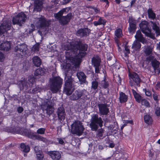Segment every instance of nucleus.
Listing matches in <instances>:
<instances>
[{
    "mask_svg": "<svg viewBox=\"0 0 160 160\" xmlns=\"http://www.w3.org/2000/svg\"><path fill=\"white\" fill-rule=\"evenodd\" d=\"M90 32V30L88 28L81 29L77 31V34L78 36L83 37L84 36L87 35Z\"/></svg>",
    "mask_w": 160,
    "mask_h": 160,
    "instance_id": "17",
    "label": "nucleus"
},
{
    "mask_svg": "<svg viewBox=\"0 0 160 160\" xmlns=\"http://www.w3.org/2000/svg\"><path fill=\"white\" fill-rule=\"evenodd\" d=\"M39 49V45L38 44H36L33 47L32 50L34 52H37L38 51Z\"/></svg>",
    "mask_w": 160,
    "mask_h": 160,
    "instance_id": "45",
    "label": "nucleus"
},
{
    "mask_svg": "<svg viewBox=\"0 0 160 160\" xmlns=\"http://www.w3.org/2000/svg\"><path fill=\"white\" fill-rule=\"evenodd\" d=\"M141 44L138 41H135L132 44V48L136 51L139 49L141 48Z\"/></svg>",
    "mask_w": 160,
    "mask_h": 160,
    "instance_id": "30",
    "label": "nucleus"
},
{
    "mask_svg": "<svg viewBox=\"0 0 160 160\" xmlns=\"http://www.w3.org/2000/svg\"><path fill=\"white\" fill-rule=\"evenodd\" d=\"M102 0L105 2H106L107 3V4H108V0Z\"/></svg>",
    "mask_w": 160,
    "mask_h": 160,
    "instance_id": "63",
    "label": "nucleus"
},
{
    "mask_svg": "<svg viewBox=\"0 0 160 160\" xmlns=\"http://www.w3.org/2000/svg\"><path fill=\"white\" fill-rule=\"evenodd\" d=\"M38 22L37 23V26L38 28H44L48 26L49 24L48 21H46L43 17L38 19Z\"/></svg>",
    "mask_w": 160,
    "mask_h": 160,
    "instance_id": "13",
    "label": "nucleus"
},
{
    "mask_svg": "<svg viewBox=\"0 0 160 160\" xmlns=\"http://www.w3.org/2000/svg\"><path fill=\"white\" fill-rule=\"evenodd\" d=\"M65 79H66L65 84L64 91L68 95H70L74 90L73 84V80L71 76H67V74L66 73Z\"/></svg>",
    "mask_w": 160,
    "mask_h": 160,
    "instance_id": "5",
    "label": "nucleus"
},
{
    "mask_svg": "<svg viewBox=\"0 0 160 160\" xmlns=\"http://www.w3.org/2000/svg\"><path fill=\"white\" fill-rule=\"evenodd\" d=\"M125 50L126 51L127 53H130L129 49L128 48V47L126 46H125Z\"/></svg>",
    "mask_w": 160,
    "mask_h": 160,
    "instance_id": "54",
    "label": "nucleus"
},
{
    "mask_svg": "<svg viewBox=\"0 0 160 160\" xmlns=\"http://www.w3.org/2000/svg\"><path fill=\"white\" fill-rule=\"evenodd\" d=\"M152 63V66L153 68L155 71L158 68L160 64V63L156 60H153Z\"/></svg>",
    "mask_w": 160,
    "mask_h": 160,
    "instance_id": "34",
    "label": "nucleus"
},
{
    "mask_svg": "<svg viewBox=\"0 0 160 160\" xmlns=\"http://www.w3.org/2000/svg\"><path fill=\"white\" fill-rule=\"evenodd\" d=\"M5 57L3 54L1 52H0V62H2L4 60Z\"/></svg>",
    "mask_w": 160,
    "mask_h": 160,
    "instance_id": "48",
    "label": "nucleus"
},
{
    "mask_svg": "<svg viewBox=\"0 0 160 160\" xmlns=\"http://www.w3.org/2000/svg\"><path fill=\"white\" fill-rule=\"evenodd\" d=\"M101 84L102 86L105 88L108 87V82H106L105 79L102 81Z\"/></svg>",
    "mask_w": 160,
    "mask_h": 160,
    "instance_id": "44",
    "label": "nucleus"
},
{
    "mask_svg": "<svg viewBox=\"0 0 160 160\" xmlns=\"http://www.w3.org/2000/svg\"><path fill=\"white\" fill-rule=\"evenodd\" d=\"M129 76L136 83L137 85H138L140 82V79L137 73L134 72L129 73Z\"/></svg>",
    "mask_w": 160,
    "mask_h": 160,
    "instance_id": "21",
    "label": "nucleus"
},
{
    "mask_svg": "<svg viewBox=\"0 0 160 160\" xmlns=\"http://www.w3.org/2000/svg\"><path fill=\"white\" fill-rule=\"evenodd\" d=\"M115 1L118 4H119L120 2V0H115Z\"/></svg>",
    "mask_w": 160,
    "mask_h": 160,
    "instance_id": "62",
    "label": "nucleus"
},
{
    "mask_svg": "<svg viewBox=\"0 0 160 160\" xmlns=\"http://www.w3.org/2000/svg\"><path fill=\"white\" fill-rule=\"evenodd\" d=\"M148 23L146 21H143L139 24V27L142 32L148 37L152 38L153 35L151 32V30L148 26Z\"/></svg>",
    "mask_w": 160,
    "mask_h": 160,
    "instance_id": "7",
    "label": "nucleus"
},
{
    "mask_svg": "<svg viewBox=\"0 0 160 160\" xmlns=\"http://www.w3.org/2000/svg\"><path fill=\"white\" fill-rule=\"evenodd\" d=\"M157 143L159 144H160V139L158 140L157 141Z\"/></svg>",
    "mask_w": 160,
    "mask_h": 160,
    "instance_id": "64",
    "label": "nucleus"
},
{
    "mask_svg": "<svg viewBox=\"0 0 160 160\" xmlns=\"http://www.w3.org/2000/svg\"><path fill=\"white\" fill-rule=\"evenodd\" d=\"M29 81L31 83H32L33 82L35 81V78L33 77L32 78H31V77H29Z\"/></svg>",
    "mask_w": 160,
    "mask_h": 160,
    "instance_id": "51",
    "label": "nucleus"
},
{
    "mask_svg": "<svg viewBox=\"0 0 160 160\" xmlns=\"http://www.w3.org/2000/svg\"><path fill=\"white\" fill-rule=\"evenodd\" d=\"M26 19V15L23 12H21L13 18L12 23L13 24H18L21 26L25 22Z\"/></svg>",
    "mask_w": 160,
    "mask_h": 160,
    "instance_id": "8",
    "label": "nucleus"
},
{
    "mask_svg": "<svg viewBox=\"0 0 160 160\" xmlns=\"http://www.w3.org/2000/svg\"><path fill=\"white\" fill-rule=\"evenodd\" d=\"M50 101L49 100H47L45 103L42 105V108L43 109L47 111V113L48 114H50L52 113L53 111V108L52 106L49 105Z\"/></svg>",
    "mask_w": 160,
    "mask_h": 160,
    "instance_id": "12",
    "label": "nucleus"
},
{
    "mask_svg": "<svg viewBox=\"0 0 160 160\" xmlns=\"http://www.w3.org/2000/svg\"><path fill=\"white\" fill-rule=\"evenodd\" d=\"M48 154L53 160H59L61 158V154L59 152L50 151L48 152Z\"/></svg>",
    "mask_w": 160,
    "mask_h": 160,
    "instance_id": "15",
    "label": "nucleus"
},
{
    "mask_svg": "<svg viewBox=\"0 0 160 160\" xmlns=\"http://www.w3.org/2000/svg\"><path fill=\"white\" fill-rule=\"evenodd\" d=\"M23 110V108H22L21 107H19L18 108V112L19 113L21 112Z\"/></svg>",
    "mask_w": 160,
    "mask_h": 160,
    "instance_id": "53",
    "label": "nucleus"
},
{
    "mask_svg": "<svg viewBox=\"0 0 160 160\" xmlns=\"http://www.w3.org/2000/svg\"><path fill=\"white\" fill-rule=\"evenodd\" d=\"M115 35L117 38L121 37L123 35L122 29L120 28L117 29L115 31Z\"/></svg>",
    "mask_w": 160,
    "mask_h": 160,
    "instance_id": "33",
    "label": "nucleus"
},
{
    "mask_svg": "<svg viewBox=\"0 0 160 160\" xmlns=\"http://www.w3.org/2000/svg\"><path fill=\"white\" fill-rule=\"evenodd\" d=\"M88 45L80 42L75 41L67 42L64 45V48L67 51L66 52V62L61 65L65 71L74 67L78 68L81 62V58L86 55Z\"/></svg>",
    "mask_w": 160,
    "mask_h": 160,
    "instance_id": "1",
    "label": "nucleus"
},
{
    "mask_svg": "<svg viewBox=\"0 0 160 160\" xmlns=\"http://www.w3.org/2000/svg\"><path fill=\"white\" fill-rule=\"evenodd\" d=\"M135 37L137 40L143 43L146 42L145 40L143 37L140 31H138L137 32Z\"/></svg>",
    "mask_w": 160,
    "mask_h": 160,
    "instance_id": "22",
    "label": "nucleus"
},
{
    "mask_svg": "<svg viewBox=\"0 0 160 160\" xmlns=\"http://www.w3.org/2000/svg\"><path fill=\"white\" fill-rule=\"evenodd\" d=\"M155 113L157 116L160 115V108H156Z\"/></svg>",
    "mask_w": 160,
    "mask_h": 160,
    "instance_id": "49",
    "label": "nucleus"
},
{
    "mask_svg": "<svg viewBox=\"0 0 160 160\" xmlns=\"http://www.w3.org/2000/svg\"><path fill=\"white\" fill-rule=\"evenodd\" d=\"M82 95V92L81 91H75L73 94L70 96V99L73 100L78 99Z\"/></svg>",
    "mask_w": 160,
    "mask_h": 160,
    "instance_id": "19",
    "label": "nucleus"
},
{
    "mask_svg": "<svg viewBox=\"0 0 160 160\" xmlns=\"http://www.w3.org/2000/svg\"><path fill=\"white\" fill-rule=\"evenodd\" d=\"M36 156L38 160H44L42 152L37 154Z\"/></svg>",
    "mask_w": 160,
    "mask_h": 160,
    "instance_id": "41",
    "label": "nucleus"
},
{
    "mask_svg": "<svg viewBox=\"0 0 160 160\" xmlns=\"http://www.w3.org/2000/svg\"><path fill=\"white\" fill-rule=\"evenodd\" d=\"M106 21L102 19V18L100 17L98 21H94L93 22L94 25L95 26L101 25H105L106 23Z\"/></svg>",
    "mask_w": 160,
    "mask_h": 160,
    "instance_id": "27",
    "label": "nucleus"
},
{
    "mask_svg": "<svg viewBox=\"0 0 160 160\" xmlns=\"http://www.w3.org/2000/svg\"><path fill=\"white\" fill-rule=\"evenodd\" d=\"M84 128L82 123L79 121H75L71 125V132L73 134L81 136L83 133Z\"/></svg>",
    "mask_w": 160,
    "mask_h": 160,
    "instance_id": "4",
    "label": "nucleus"
},
{
    "mask_svg": "<svg viewBox=\"0 0 160 160\" xmlns=\"http://www.w3.org/2000/svg\"><path fill=\"white\" fill-rule=\"evenodd\" d=\"M136 21L133 19L132 17H130L129 20V28L128 31L130 33H134L136 29Z\"/></svg>",
    "mask_w": 160,
    "mask_h": 160,
    "instance_id": "14",
    "label": "nucleus"
},
{
    "mask_svg": "<svg viewBox=\"0 0 160 160\" xmlns=\"http://www.w3.org/2000/svg\"><path fill=\"white\" fill-rule=\"evenodd\" d=\"M141 102L142 105L145 106L147 107H150V104L148 102L147 100L145 99H143L141 101Z\"/></svg>",
    "mask_w": 160,
    "mask_h": 160,
    "instance_id": "38",
    "label": "nucleus"
},
{
    "mask_svg": "<svg viewBox=\"0 0 160 160\" xmlns=\"http://www.w3.org/2000/svg\"><path fill=\"white\" fill-rule=\"evenodd\" d=\"M128 97L125 93L120 92L119 93V101L121 103L126 102L128 100Z\"/></svg>",
    "mask_w": 160,
    "mask_h": 160,
    "instance_id": "24",
    "label": "nucleus"
},
{
    "mask_svg": "<svg viewBox=\"0 0 160 160\" xmlns=\"http://www.w3.org/2000/svg\"><path fill=\"white\" fill-rule=\"evenodd\" d=\"M156 89H158L159 88H160V83L158 82L156 86Z\"/></svg>",
    "mask_w": 160,
    "mask_h": 160,
    "instance_id": "56",
    "label": "nucleus"
},
{
    "mask_svg": "<svg viewBox=\"0 0 160 160\" xmlns=\"http://www.w3.org/2000/svg\"><path fill=\"white\" fill-rule=\"evenodd\" d=\"M89 11H94L95 14H99L100 13V10L99 9L92 7H90Z\"/></svg>",
    "mask_w": 160,
    "mask_h": 160,
    "instance_id": "37",
    "label": "nucleus"
},
{
    "mask_svg": "<svg viewBox=\"0 0 160 160\" xmlns=\"http://www.w3.org/2000/svg\"><path fill=\"white\" fill-rule=\"evenodd\" d=\"M10 43L9 42H2L0 44V50L8 51L10 49Z\"/></svg>",
    "mask_w": 160,
    "mask_h": 160,
    "instance_id": "20",
    "label": "nucleus"
},
{
    "mask_svg": "<svg viewBox=\"0 0 160 160\" xmlns=\"http://www.w3.org/2000/svg\"><path fill=\"white\" fill-rule=\"evenodd\" d=\"M132 91L136 101L138 102H140L142 99L141 96L134 89H132Z\"/></svg>",
    "mask_w": 160,
    "mask_h": 160,
    "instance_id": "26",
    "label": "nucleus"
},
{
    "mask_svg": "<svg viewBox=\"0 0 160 160\" xmlns=\"http://www.w3.org/2000/svg\"><path fill=\"white\" fill-rule=\"evenodd\" d=\"M27 46L24 43L18 45L15 48L14 51L15 52L19 51L22 55L26 54L28 52Z\"/></svg>",
    "mask_w": 160,
    "mask_h": 160,
    "instance_id": "10",
    "label": "nucleus"
},
{
    "mask_svg": "<svg viewBox=\"0 0 160 160\" xmlns=\"http://www.w3.org/2000/svg\"><path fill=\"white\" fill-rule=\"evenodd\" d=\"M45 129L44 128H40L37 130V133L38 134H43L45 133Z\"/></svg>",
    "mask_w": 160,
    "mask_h": 160,
    "instance_id": "40",
    "label": "nucleus"
},
{
    "mask_svg": "<svg viewBox=\"0 0 160 160\" xmlns=\"http://www.w3.org/2000/svg\"><path fill=\"white\" fill-rule=\"evenodd\" d=\"M153 99L155 100H157L158 98V96L157 94H154L153 95Z\"/></svg>",
    "mask_w": 160,
    "mask_h": 160,
    "instance_id": "57",
    "label": "nucleus"
},
{
    "mask_svg": "<svg viewBox=\"0 0 160 160\" xmlns=\"http://www.w3.org/2000/svg\"><path fill=\"white\" fill-rule=\"evenodd\" d=\"M99 112L101 115H106L109 112V109L107 106L103 104L99 105Z\"/></svg>",
    "mask_w": 160,
    "mask_h": 160,
    "instance_id": "16",
    "label": "nucleus"
},
{
    "mask_svg": "<svg viewBox=\"0 0 160 160\" xmlns=\"http://www.w3.org/2000/svg\"><path fill=\"white\" fill-rule=\"evenodd\" d=\"M89 12H90V13L91 15H93V14H95V12H94V11H89Z\"/></svg>",
    "mask_w": 160,
    "mask_h": 160,
    "instance_id": "61",
    "label": "nucleus"
},
{
    "mask_svg": "<svg viewBox=\"0 0 160 160\" xmlns=\"http://www.w3.org/2000/svg\"><path fill=\"white\" fill-rule=\"evenodd\" d=\"M58 118L61 120L64 119L65 118V112L61 113V114L58 115Z\"/></svg>",
    "mask_w": 160,
    "mask_h": 160,
    "instance_id": "46",
    "label": "nucleus"
},
{
    "mask_svg": "<svg viewBox=\"0 0 160 160\" xmlns=\"http://www.w3.org/2000/svg\"><path fill=\"white\" fill-rule=\"evenodd\" d=\"M117 44L118 48V50L119 51H120L122 50V49L120 48V47L119 46V44L118 43V41L117 42Z\"/></svg>",
    "mask_w": 160,
    "mask_h": 160,
    "instance_id": "58",
    "label": "nucleus"
},
{
    "mask_svg": "<svg viewBox=\"0 0 160 160\" xmlns=\"http://www.w3.org/2000/svg\"><path fill=\"white\" fill-rule=\"evenodd\" d=\"M34 151L36 153V155L38 153L42 152L41 147L38 146H37L35 147Z\"/></svg>",
    "mask_w": 160,
    "mask_h": 160,
    "instance_id": "39",
    "label": "nucleus"
},
{
    "mask_svg": "<svg viewBox=\"0 0 160 160\" xmlns=\"http://www.w3.org/2000/svg\"><path fill=\"white\" fill-rule=\"evenodd\" d=\"M92 62L95 68V72L99 73L101 69V60L99 58H93L92 59Z\"/></svg>",
    "mask_w": 160,
    "mask_h": 160,
    "instance_id": "11",
    "label": "nucleus"
},
{
    "mask_svg": "<svg viewBox=\"0 0 160 160\" xmlns=\"http://www.w3.org/2000/svg\"><path fill=\"white\" fill-rule=\"evenodd\" d=\"M70 9V8L67 7L63 8L57 13L55 14L54 16L55 18L59 20V22L62 24L65 25L67 24L69 21L72 17V14L71 13H68L67 16H62L63 14H66L68 13Z\"/></svg>",
    "mask_w": 160,
    "mask_h": 160,
    "instance_id": "2",
    "label": "nucleus"
},
{
    "mask_svg": "<svg viewBox=\"0 0 160 160\" xmlns=\"http://www.w3.org/2000/svg\"><path fill=\"white\" fill-rule=\"evenodd\" d=\"M64 112H65V111L63 108L62 107H60L58 109V115L59 114H61V113Z\"/></svg>",
    "mask_w": 160,
    "mask_h": 160,
    "instance_id": "47",
    "label": "nucleus"
},
{
    "mask_svg": "<svg viewBox=\"0 0 160 160\" xmlns=\"http://www.w3.org/2000/svg\"><path fill=\"white\" fill-rule=\"evenodd\" d=\"M136 0H132L131 2V6H132L135 3Z\"/></svg>",
    "mask_w": 160,
    "mask_h": 160,
    "instance_id": "59",
    "label": "nucleus"
},
{
    "mask_svg": "<svg viewBox=\"0 0 160 160\" xmlns=\"http://www.w3.org/2000/svg\"><path fill=\"white\" fill-rule=\"evenodd\" d=\"M103 121L101 118H98V115L93 114L92 116L91 123L89 126L92 130L96 131L98 128V125L101 127L102 126Z\"/></svg>",
    "mask_w": 160,
    "mask_h": 160,
    "instance_id": "6",
    "label": "nucleus"
},
{
    "mask_svg": "<svg viewBox=\"0 0 160 160\" xmlns=\"http://www.w3.org/2000/svg\"><path fill=\"white\" fill-rule=\"evenodd\" d=\"M21 151L24 152H28L30 149L29 146L25 145L24 143H22L21 145Z\"/></svg>",
    "mask_w": 160,
    "mask_h": 160,
    "instance_id": "32",
    "label": "nucleus"
},
{
    "mask_svg": "<svg viewBox=\"0 0 160 160\" xmlns=\"http://www.w3.org/2000/svg\"><path fill=\"white\" fill-rule=\"evenodd\" d=\"M42 0H35L34 4V10L37 11L41 10L42 7Z\"/></svg>",
    "mask_w": 160,
    "mask_h": 160,
    "instance_id": "18",
    "label": "nucleus"
},
{
    "mask_svg": "<svg viewBox=\"0 0 160 160\" xmlns=\"http://www.w3.org/2000/svg\"><path fill=\"white\" fill-rule=\"evenodd\" d=\"M33 62L35 65L37 67L40 66L41 63L40 59L37 56H35L32 58Z\"/></svg>",
    "mask_w": 160,
    "mask_h": 160,
    "instance_id": "25",
    "label": "nucleus"
},
{
    "mask_svg": "<svg viewBox=\"0 0 160 160\" xmlns=\"http://www.w3.org/2000/svg\"><path fill=\"white\" fill-rule=\"evenodd\" d=\"M145 93L147 96H150L151 95V92L148 90H146Z\"/></svg>",
    "mask_w": 160,
    "mask_h": 160,
    "instance_id": "50",
    "label": "nucleus"
},
{
    "mask_svg": "<svg viewBox=\"0 0 160 160\" xmlns=\"http://www.w3.org/2000/svg\"><path fill=\"white\" fill-rule=\"evenodd\" d=\"M98 86V82L96 81H94L92 82V88L94 90L96 89Z\"/></svg>",
    "mask_w": 160,
    "mask_h": 160,
    "instance_id": "43",
    "label": "nucleus"
},
{
    "mask_svg": "<svg viewBox=\"0 0 160 160\" xmlns=\"http://www.w3.org/2000/svg\"><path fill=\"white\" fill-rule=\"evenodd\" d=\"M144 120L145 123L148 124H151L152 122V119L151 116L148 115H146L144 116Z\"/></svg>",
    "mask_w": 160,
    "mask_h": 160,
    "instance_id": "28",
    "label": "nucleus"
},
{
    "mask_svg": "<svg viewBox=\"0 0 160 160\" xmlns=\"http://www.w3.org/2000/svg\"><path fill=\"white\" fill-rule=\"evenodd\" d=\"M148 14L149 18L152 19H154L156 17V15L152 10L151 9H149L148 10Z\"/></svg>",
    "mask_w": 160,
    "mask_h": 160,
    "instance_id": "35",
    "label": "nucleus"
},
{
    "mask_svg": "<svg viewBox=\"0 0 160 160\" xmlns=\"http://www.w3.org/2000/svg\"><path fill=\"white\" fill-rule=\"evenodd\" d=\"M151 23L153 25L152 29L154 30L157 36L160 35V31L159 28L157 25L156 23H154L152 22H151Z\"/></svg>",
    "mask_w": 160,
    "mask_h": 160,
    "instance_id": "31",
    "label": "nucleus"
},
{
    "mask_svg": "<svg viewBox=\"0 0 160 160\" xmlns=\"http://www.w3.org/2000/svg\"><path fill=\"white\" fill-rule=\"evenodd\" d=\"M50 81V90L53 93H56L61 88L62 79L59 77H57L51 79Z\"/></svg>",
    "mask_w": 160,
    "mask_h": 160,
    "instance_id": "3",
    "label": "nucleus"
},
{
    "mask_svg": "<svg viewBox=\"0 0 160 160\" xmlns=\"http://www.w3.org/2000/svg\"><path fill=\"white\" fill-rule=\"evenodd\" d=\"M36 138L38 140L43 142L46 143L48 142L47 140L45 138L40 135H37L36 136Z\"/></svg>",
    "mask_w": 160,
    "mask_h": 160,
    "instance_id": "36",
    "label": "nucleus"
},
{
    "mask_svg": "<svg viewBox=\"0 0 160 160\" xmlns=\"http://www.w3.org/2000/svg\"><path fill=\"white\" fill-rule=\"evenodd\" d=\"M11 23L8 20L3 22L0 26V34H4L10 29Z\"/></svg>",
    "mask_w": 160,
    "mask_h": 160,
    "instance_id": "9",
    "label": "nucleus"
},
{
    "mask_svg": "<svg viewBox=\"0 0 160 160\" xmlns=\"http://www.w3.org/2000/svg\"><path fill=\"white\" fill-rule=\"evenodd\" d=\"M114 146L113 143H111L109 144V147L111 148H113Z\"/></svg>",
    "mask_w": 160,
    "mask_h": 160,
    "instance_id": "60",
    "label": "nucleus"
},
{
    "mask_svg": "<svg viewBox=\"0 0 160 160\" xmlns=\"http://www.w3.org/2000/svg\"><path fill=\"white\" fill-rule=\"evenodd\" d=\"M71 0H63L62 4H65L68 3Z\"/></svg>",
    "mask_w": 160,
    "mask_h": 160,
    "instance_id": "55",
    "label": "nucleus"
},
{
    "mask_svg": "<svg viewBox=\"0 0 160 160\" xmlns=\"http://www.w3.org/2000/svg\"><path fill=\"white\" fill-rule=\"evenodd\" d=\"M58 140L60 144H62L64 143V141L62 139L58 138Z\"/></svg>",
    "mask_w": 160,
    "mask_h": 160,
    "instance_id": "52",
    "label": "nucleus"
},
{
    "mask_svg": "<svg viewBox=\"0 0 160 160\" xmlns=\"http://www.w3.org/2000/svg\"><path fill=\"white\" fill-rule=\"evenodd\" d=\"M77 76L80 81L82 82H85L86 76L83 72H78L77 74Z\"/></svg>",
    "mask_w": 160,
    "mask_h": 160,
    "instance_id": "23",
    "label": "nucleus"
},
{
    "mask_svg": "<svg viewBox=\"0 0 160 160\" xmlns=\"http://www.w3.org/2000/svg\"><path fill=\"white\" fill-rule=\"evenodd\" d=\"M45 73V69L42 68H39L37 69L35 72V75L36 76H38L39 75H42Z\"/></svg>",
    "mask_w": 160,
    "mask_h": 160,
    "instance_id": "29",
    "label": "nucleus"
},
{
    "mask_svg": "<svg viewBox=\"0 0 160 160\" xmlns=\"http://www.w3.org/2000/svg\"><path fill=\"white\" fill-rule=\"evenodd\" d=\"M145 53L147 55H149L152 52V49L149 47H147L146 48L145 50Z\"/></svg>",
    "mask_w": 160,
    "mask_h": 160,
    "instance_id": "42",
    "label": "nucleus"
}]
</instances>
